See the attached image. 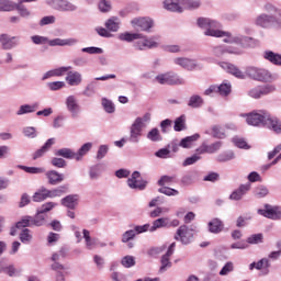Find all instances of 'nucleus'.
I'll list each match as a JSON object with an SVG mask.
<instances>
[{
	"mask_svg": "<svg viewBox=\"0 0 281 281\" xmlns=\"http://www.w3.org/2000/svg\"><path fill=\"white\" fill-rule=\"evenodd\" d=\"M57 157H64L65 159H76V153L69 148H61L55 153Z\"/></svg>",
	"mask_w": 281,
	"mask_h": 281,
	"instance_id": "79ce46f5",
	"label": "nucleus"
},
{
	"mask_svg": "<svg viewBox=\"0 0 281 281\" xmlns=\"http://www.w3.org/2000/svg\"><path fill=\"white\" fill-rule=\"evenodd\" d=\"M158 192L160 194H166V196H177L179 194V191H177L176 189H172L170 187H160L158 189Z\"/></svg>",
	"mask_w": 281,
	"mask_h": 281,
	"instance_id": "de8ad7c7",
	"label": "nucleus"
},
{
	"mask_svg": "<svg viewBox=\"0 0 281 281\" xmlns=\"http://www.w3.org/2000/svg\"><path fill=\"white\" fill-rule=\"evenodd\" d=\"M180 5L183 10H199L201 8V0H179Z\"/></svg>",
	"mask_w": 281,
	"mask_h": 281,
	"instance_id": "c85d7f7f",
	"label": "nucleus"
},
{
	"mask_svg": "<svg viewBox=\"0 0 281 281\" xmlns=\"http://www.w3.org/2000/svg\"><path fill=\"white\" fill-rule=\"evenodd\" d=\"M172 255H168V252H166L161 259H160V273H164V271H168V269H170V267H172V262H170V257Z\"/></svg>",
	"mask_w": 281,
	"mask_h": 281,
	"instance_id": "ea45409f",
	"label": "nucleus"
},
{
	"mask_svg": "<svg viewBox=\"0 0 281 281\" xmlns=\"http://www.w3.org/2000/svg\"><path fill=\"white\" fill-rule=\"evenodd\" d=\"M164 8L169 12H178V13L183 12V7L181 5V3H179V0L178 2L175 0H165Z\"/></svg>",
	"mask_w": 281,
	"mask_h": 281,
	"instance_id": "a878e982",
	"label": "nucleus"
},
{
	"mask_svg": "<svg viewBox=\"0 0 281 281\" xmlns=\"http://www.w3.org/2000/svg\"><path fill=\"white\" fill-rule=\"evenodd\" d=\"M247 74L250 78L254 80H259L260 82H269V80H271V74L269 70L262 68H248Z\"/></svg>",
	"mask_w": 281,
	"mask_h": 281,
	"instance_id": "39448f33",
	"label": "nucleus"
},
{
	"mask_svg": "<svg viewBox=\"0 0 281 281\" xmlns=\"http://www.w3.org/2000/svg\"><path fill=\"white\" fill-rule=\"evenodd\" d=\"M265 10H266V12H269L270 14H272L274 12L277 14V19L281 20V10L280 9L273 7L272 4H266Z\"/></svg>",
	"mask_w": 281,
	"mask_h": 281,
	"instance_id": "774afa93",
	"label": "nucleus"
},
{
	"mask_svg": "<svg viewBox=\"0 0 281 281\" xmlns=\"http://www.w3.org/2000/svg\"><path fill=\"white\" fill-rule=\"evenodd\" d=\"M53 8L59 10V12H74L76 11V5L67 0H54Z\"/></svg>",
	"mask_w": 281,
	"mask_h": 281,
	"instance_id": "ddd939ff",
	"label": "nucleus"
},
{
	"mask_svg": "<svg viewBox=\"0 0 281 281\" xmlns=\"http://www.w3.org/2000/svg\"><path fill=\"white\" fill-rule=\"evenodd\" d=\"M262 234H254L247 238V243L249 245H258L259 243H262Z\"/></svg>",
	"mask_w": 281,
	"mask_h": 281,
	"instance_id": "bf43d9fd",
	"label": "nucleus"
},
{
	"mask_svg": "<svg viewBox=\"0 0 281 281\" xmlns=\"http://www.w3.org/2000/svg\"><path fill=\"white\" fill-rule=\"evenodd\" d=\"M198 25L206 30L204 32L205 36H213L215 38H225V36L229 38L232 36L229 32L218 30L221 24L216 20H212L210 18H199Z\"/></svg>",
	"mask_w": 281,
	"mask_h": 281,
	"instance_id": "f257e3e1",
	"label": "nucleus"
},
{
	"mask_svg": "<svg viewBox=\"0 0 281 281\" xmlns=\"http://www.w3.org/2000/svg\"><path fill=\"white\" fill-rule=\"evenodd\" d=\"M139 178H140L139 171H134L132 173V177L130 179H127L128 188H131L132 190H145L146 184L148 182H146L145 180H142Z\"/></svg>",
	"mask_w": 281,
	"mask_h": 281,
	"instance_id": "6e6552de",
	"label": "nucleus"
},
{
	"mask_svg": "<svg viewBox=\"0 0 281 281\" xmlns=\"http://www.w3.org/2000/svg\"><path fill=\"white\" fill-rule=\"evenodd\" d=\"M131 24L134 27H139L142 32H148L155 25L150 18H136L131 21Z\"/></svg>",
	"mask_w": 281,
	"mask_h": 281,
	"instance_id": "9b49d317",
	"label": "nucleus"
},
{
	"mask_svg": "<svg viewBox=\"0 0 281 281\" xmlns=\"http://www.w3.org/2000/svg\"><path fill=\"white\" fill-rule=\"evenodd\" d=\"M147 139H150V142H161V134H159V130L153 128L148 132Z\"/></svg>",
	"mask_w": 281,
	"mask_h": 281,
	"instance_id": "864d4df0",
	"label": "nucleus"
},
{
	"mask_svg": "<svg viewBox=\"0 0 281 281\" xmlns=\"http://www.w3.org/2000/svg\"><path fill=\"white\" fill-rule=\"evenodd\" d=\"M19 45V38L16 36H10L8 34L1 35V46L3 49H12V47H16Z\"/></svg>",
	"mask_w": 281,
	"mask_h": 281,
	"instance_id": "a211bd4d",
	"label": "nucleus"
},
{
	"mask_svg": "<svg viewBox=\"0 0 281 281\" xmlns=\"http://www.w3.org/2000/svg\"><path fill=\"white\" fill-rule=\"evenodd\" d=\"M47 87L50 91H59V89H63L65 87V81L48 82Z\"/></svg>",
	"mask_w": 281,
	"mask_h": 281,
	"instance_id": "052dcab7",
	"label": "nucleus"
},
{
	"mask_svg": "<svg viewBox=\"0 0 281 281\" xmlns=\"http://www.w3.org/2000/svg\"><path fill=\"white\" fill-rule=\"evenodd\" d=\"M265 60H268V63H271L272 65H276L277 67H281V55L278 53H274L273 50H266L263 53Z\"/></svg>",
	"mask_w": 281,
	"mask_h": 281,
	"instance_id": "393cba45",
	"label": "nucleus"
},
{
	"mask_svg": "<svg viewBox=\"0 0 281 281\" xmlns=\"http://www.w3.org/2000/svg\"><path fill=\"white\" fill-rule=\"evenodd\" d=\"M199 137H201L199 134L188 136L180 142V146L182 148H190L192 146V143L196 142V139H199Z\"/></svg>",
	"mask_w": 281,
	"mask_h": 281,
	"instance_id": "a18cd8bd",
	"label": "nucleus"
},
{
	"mask_svg": "<svg viewBox=\"0 0 281 281\" xmlns=\"http://www.w3.org/2000/svg\"><path fill=\"white\" fill-rule=\"evenodd\" d=\"M271 267V263H269V259L262 258L258 262H252L249 265L250 271H254L257 269V271H266V273H269V268Z\"/></svg>",
	"mask_w": 281,
	"mask_h": 281,
	"instance_id": "4be33fe9",
	"label": "nucleus"
},
{
	"mask_svg": "<svg viewBox=\"0 0 281 281\" xmlns=\"http://www.w3.org/2000/svg\"><path fill=\"white\" fill-rule=\"evenodd\" d=\"M103 109L106 113H115V105L108 99L102 100Z\"/></svg>",
	"mask_w": 281,
	"mask_h": 281,
	"instance_id": "680f3d73",
	"label": "nucleus"
},
{
	"mask_svg": "<svg viewBox=\"0 0 281 281\" xmlns=\"http://www.w3.org/2000/svg\"><path fill=\"white\" fill-rule=\"evenodd\" d=\"M188 106H191V109H200V106H203V98L199 94L190 97Z\"/></svg>",
	"mask_w": 281,
	"mask_h": 281,
	"instance_id": "58836bf2",
	"label": "nucleus"
},
{
	"mask_svg": "<svg viewBox=\"0 0 281 281\" xmlns=\"http://www.w3.org/2000/svg\"><path fill=\"white\" fill-rule=\"evenodd\" d=\"M150 224H145L143 226H135L134 229H130L125 232L122 236V243H128V240H133L137 234H144V232H148Z\"/></svg>",
	"mask_w": 281,
	"mask_h": 281,
	"instance_id": "9d476101",
	"label": "nucleus"
},
{
	"mask_svg": "<svg viewBox=\"0 0 281 281\" xmlns=\"http://www.w3.org/2000/svg\"><path fill=\"white\" fill-rule=\"evenodd\" d=\"M223 222L220 218H213L209 223V231L211 234H221L223 232Z\"/></svg>",
	"mask_w": 281,
	"mask_h": 281,
	"instance_id": "2f4dec72",
	"label": "nucleus"
},
{
	"mask_svg": "<svg viewBox=\"0 0 281 281\" xmlns=\"http://www.w3.org/2000/svg\"><path fill=\"white\" fill-rule=\"evenodd\" d=\"M31 224L32 227H42V225H45V216L43 213H36L35 217H31Z\"/></svg>",
	"mask_w": 281,
	"mask_h": 281,
	"instance_id": "c03bdc74",
	"label": "nucleus"
},
{
	"mask_svg": "<svg viewBox=\"0 0 281 281\" xmlns=\"http://www.w3.org/2000/svg\"><path fill=\"white\" fill-rule=\"evenodd\" d=\"M223 69H226V71H228V74H232V76H235V78H245V75L243 74V71H240V69H238V67H236L234 64H228V63H224L222 65Z\"/></svg>",
	"mask_w": 281,
	"mask_h": 281,
	"instance_id": "c756f323",
	"label": "nucleus"
},
{
	"mask_svg": "<svg viewBox=\"0 0 281 281\" xmlns=\"http://www.w3.org/2000/svg\"><path fill=\"white\" fill-rule=\"evenodd\" d=\"M105 27L106 30H109V32H117V30H120V19H117L116 16L110 18L105 22Z\"/></svg>",
	"mask_w": 281,
	"mask_h": 281,
	"instance_id": "4c0bfd02",
	"label": "nucleus"
},
{
	"mask_svg": "<svg viewBox=\"0 0 281 281\" xmlns=\"http://www.w3.org/2000/svg\"><path fill=\"white\" fill-rule=\"evenodd\" d=\"M263 126H268L269 128H272L274 133H281V122L278 117L271 115V113L268 112V117H266V123Z\"/></svg>",
	"mask_w": 281,
	"mask_h": 281,
	"instance_id": "6ab92c4d",
	"label": "nucleus"
},
{
	"mask_svg": "<svg viewBox=\"0 0 281 281\" xmlns=\"http://www.w3.org/2000/svg\"><path fill=\"white\" fill-rule=\"evenodd\" d=\"M66 106L70 113H72L74 116L78 115V112L80 111V105L78 104V101L76 100V97L70 95L66 100Z\"/></svg>",
	"mask_w": 281,
	"mask_h": 281,
	"instance_id": "bb28decb",
	"label": "nucleus"
},
{
	"mask_svg": "<svg viewBox=\"0 0 281 281\" xmlns=\"http://www.w3.org/2000/svg\"><path fill=\"white\" fill-rule=\"evenodd\" d=\"M76 43H78V40L76 38H68V40H63V38H55V40H50L48 41V45L50 47H65V46H71V45H76Z\"/></svg>",
	"mask_w": 281,
	"mask_h": 281,
	"instance_id": "b1692460",
	"label": "nucleus"
},
{
	"mask_svg": "<svg viewBox=\"0 0 281 281\" xmlns=\"http://www.w3.org/2000/svg\"><path fill=\"white\" fill-rule=\"evenodd\" d=\"M57 204L54 202H46L42 204V206L37 210L38 214H47V212H52V210L56 206Z\"/></svg>",
	"mask_w": 281,
	"mask_h": 281,
	"instance_id": "603ef678",
	"label": "nucleus"
},
{
	"mask_svg": "<svg viewBox=\"0 0 281 281\" xmlns=\"http://www.w3.org/2000/svg\"><path fill=\"white\" fill-rule=\"evenodd\" d=\"M213 54L217 58H221V56H223V54H238V52H233V50H229V49H225V48H223V46H215L213 48Z\"/></svg>",
	"mask_w": 281,
	"mask_h": 281,
	"instance_id": "09e8293b",
	"label": "nucleus"
},
{
	"mask_svg": "<svg viewBox=\"0 0 281 281\" xmlns=\"http://www.w3.org/2000/svg\"><path fill=\"white\" fill-rule=\"evenodd\" d=\"M142 117H137L131 127V142H139L142 137Z\"/></svg>",
	"mask_w": 281,
	"mask_h": 281,
	"instance_id": "2eb2a0df",
	"label": "nucleus"
},
{
	"mask_svg": "<svg viewBox=\"0 0 281 281\" xmlns=\"http://www.w3.org/2000/svg\"><path fill=\"white\" fill-rule=\"evenodd\" d=\"M46 178L48 179L49 186H58V183H63V181H65V176L58 173L56 170L47 171Z\"/></svg>",
	"mask_w": 281,
	"mask_h": 281,
	"instance_id": "412c9836",
	"label": "nucleus"
},
{
	"mask_svg": "<svg viewBox=\"0 0 281 281\" xmlns=\"http://www.w3.org/2000/svg\"><path fill=\"white\" fill-rule=\"evenodd\" d=\"M16 4L10 0H2L1 1V10L3 12H12V10H15Z\"/></svg>",
	"mask_w": 281,
	"mask_h": 281,
	"instance_id": "3c124183",
	"label": "nucleus"
},
{
	"mask_svg": "<svg viewBox=\"0 0 281 281\" xmlns=\"http://www.w3.org/2000/svg\"><path fill=\"white\" fill-rule=\"evenodd\" d=\"M173 63L176 65H179V67L187 69L188 71H192V70L196 69V63L190 58L178 57L173 60Z\"/></svg>",
	"mask_w": 281,
	"mask_h": 281,
	"instance_id": "dca6fc26",
	"label": "nucleus"
},
{
	"mask_svg": "<svg viewBox=\"0 0 281 281\" xmlns=\"http://www.w3.org/2000/svg\"><path fill=\"white\" fill-rule=\"evenodd\" d=\"M61 205L69 207V210H76V206L78 205V195H67L61 199Z\"/></svg>",
	"mask_w": 281,
	"mask_h": 281,
	"instance_id": "7c9ffc66",
	"label": "nucleus"
},
{
	"mask_svg": "<svg viewBox=\"0 0 281 281\" xmlns=\"http://www.w3.org/2000/svg\"><path fill=\"white\" fill-rule=\"evenodd\" d=\"M273 91H276L274 86H258L256 88H252L248 92V95H250V98H254L255 100H258L259 98H262V95H269V93H273Z\"/></svg>",
	"mask_w": 281,
	"mask_h": 281,
	"instance_id": "0eeeda50",
	"label": "nucleus"
},
{
	"mask_svg": "<svg viewBox=\"0 0 281 281\" xmlns=\"http://www.w3.org/2000/svg\"><path fill=\"white\" fill-rule=\"evenodd\" d=\"M18 229L23 227H32V216H24L20 222L16 223Z\"/></svg>",
	"mask_w": 281,
	"mask_h": 281,
	"instance_id": "5fc2aeb1",
	"label": "nucleus"
},
{
	"mask_svg": "<svg viewBox=\"0 0 281 281\" xmlns=\"http://www.w3.org/2000/svg\"><path fill=\"white\" fill-rule=\"evenodd\" d=\"M255 194L256 196H258V199H263V196H267V194H269V189L263 186L257 187L255 190Z\"/></svg>",
	"mask_w": 281,
	"mask_h": 281,
	"instance_id": "0e129e2a",
	"label": "nucleus"
},
{
	"mask_svg": "<svg viewBox=\"0 0 281 281\" xmlns=\"http://www.w3.org/2000/svg\"><path fill=\"white\" fill-rule=\"evenodd\" d=\"M56 140L54 138L47 139L44 146L33 154V160L36 161V159H41V157H43L45 153H47V150L54 146Z\"/></svg>",
	"mask_w": 281,
	"mask_h": 281,
	"instance_id": "5701e85b",
	"label": "nucleus"
},
{
	"mask_svg": "<svg viewBox=\"0 0 281 281\" xmlns=\"http://www.w3.org/2000/svg\"><path fill=\"white\" fill-rule=\"evenodd\" d=\"M20 240L21 243H30L32 240V234L30 233V229L24 228L22 233L20 234Z\"/></svg>",
	"mask_w": 281,
	"mask_h": 281,
	"instance_id": "338daca9",
	"label": "nucleus"
},
{
	"mask_svg": "<svg viewBox=\"0 0 281 281\" xmlns=\"http://www.w3.org/2000/svg\"><path fill=\"white\" fill-rule=\"evenodd\" d=\"M241 117H246V122L249 126H265L267 117H269V111L255 110L248 114L241 115Z\"/></svg>",
	"mask_w": 281,
	"mask_h": 281,
	"instance_id": "f03ea898",
	"label": "nucleus"
},
{
	"mask_svg": "<svg viewBox=\"0 0 281 281\" xmlns=\"http://www.w3.org/2000/svg\"><path fill=\"white\" fill-rule=\"evenodd\" d=\"M19 168L20 170H23L29 175H43V172H45V168H42V167L19 166Z\"/></svg>",
	"mask_w": 281,
	"mask_h": 281,
	"instance_id": "37998d69",
	"label": "nucleus"
},
{
	"mask_svg": "<svg viewBox=\"0 0 281 281\" xmlns=\"http://www.w3.org/2000/svg\"><path fill=\"white\" fill-rule=\"evenodd\" d=\"M99 10L100 12H111V2L109 0H100Z\"/></svg>",
	"mask_w": 281,
	"mask_h": 281,
	"instance_id": "69168bd1",
	"label": "nucleus"
},
{
	"mask_svg": "<svg viewBox=\"0 0 281 281\" xmlns=\"http://www.w3.org/2000/svg\"><path fill=\"white\" fill-rule=\"evenodd\" d=\"M36 111V106L34 105H21L20 110L18 111V115H25V113H34Z\"/></svg>",
	"mask_w": 281,
	"mask_h": 281,
	"instance_id": "13d9d810",
	"label": "nucleus"
},
{
	"mask_svg": "<svg viewBox=\"0 0 281 281\" xmlns=\"http://www.w3.org/2000/svg\"><path fill=\"white\" fill-rule=\"evenodd\" d=\"M199 155H200V154L196 153V154H194L193 156L188 157V158L183 161L182 166H192V165L196 164V161H199V160L201 159V156H199Z\"/></svg>",
	"mask_w": 281,
	"mask_h": 281,
	"instance_id": "e2e57ef3",
	"label": "nucleus"
},
{
	"mask_svg": "<svg viewBox=\"0 0 281 281\" xmlns=\"http://www.w3.org/2000/svg\"><path fill=\"white\" fill-rule=\"evenodd\" d=\"M175 240H180L182 245H189L192 240V231L186 225L180 226L175 235Z\"/></svg>",
	"mask_w": 281,
	"mask_h": 281,
	"instance_id": "1a4fd4ad",
	"label": "nucleus"
},
{
	"mask_svg": "<svg viewBox=\"0 0 281 281\" xmlns=\"http://www.w3.org/2000/svg\"><path fill=\"white\" fill-rule=\"evenodd\" d=\"M258 214H260V216H265L266 218H271L272 221H278L281 218L280 207L271 206L269 204H265V209H259Z\"/></svg>",
	"mask_w": 281,
	"mask_h": 281,
	"instance_id": "423d86ee",
	"label": "nucleus"
},
{
	"mask_svg": "<svg viewBox=\"0 0 281 281\" xmlns=\"http://www.w3.org/2000/svg\"><path fill=\"white\" fill-rule=\"evenodd\" d=\"M249 190H251V183L241 184L231 194L229 199L232 201H240Z\"/></svg>",
	"mask_w": 281,
	"mask_h": 281,
	"instance_id": "f3484780",
	"label": "nucleus"
},
{
	"mask_svg": "<svg viewBox=\"0 0 281 281\" xmlns=\"http://www.w3.org/2000/svg\"><path fill=\"white\" fill-rule=\"evenodd\" d=\"M156 80L159 85H170V86L186 85V81L183 80V78L179 77L177 72H172V71L158 75L156 77Z\"/></svg>",
	"mask_w": 281,
	"mask_h": 281,
	"instance_id": "7ed1b4c3",
	"label": "nucleus"
},
{
	"mask_svg": "<svg viewBox=\"0 0 281 281\" xmlns=\"http://www.w3.org/2000/svg\"><path fill=\"white\" fill-rule=\"evenodd\" d=\"M66 82L70 87H78L82 82V75L78 71H67Z\"/></svg>",
	"mask_w": 281,
	"mask_h": 281,
	"instance_id": "aec40b11",
	"label": "nucleus"
},
{
	"mask_svg": "<svg viewBox=\"0 0 281 281\" xmlns=\"http://www.w3.org/2000/svg\"><path fill=\"white\" fill-rule=\"evenodd\" d=\"M91 148H93V144L91 143H86L83 144L77 153H75V159L76 161H81L82 157H85V155H87V153H89V150H91Z\"/></svg>",
	"mask_w": 281,
	"mask_h": 281,
	"instance_id": "473e14b6",
	"label": "nucleus"
},
{
	"mask_svg": "<svg viewBox=\"0 0 281 281\" xmlns=\"http://www.w3.org/2000/svg\"><path fill=\"white\" fill-rule=\"evenodd\" d=\"M46 199H48V195H47V188L45 187H42L40 190H37L33 194L34 203H42V201H46Z\"/></svg>",
	"mask_w": 281,
	"mask_h": 281,
	"instance_id": "c9c22d12",
	"label": "nucleus"
},
{
	"mask_svg": "<svg viewBox=\"0 0 281 281\" xmlns=\"http://www.w3.org/2000/svg\"><path fill=\"white\" fill-rule=\"evenodd\" d=\"M177 183V176H161L158 180V186L166 187Z\"/></svg>",
	"mask_w": 281,
	"mask_h": 281,
	"instance_id": "a19ab883",
	"label": "nucleus"
},
{
	"mask_svg": "<svg viewBox=\"0 0 281 281\" xmlns=\"http://www.w3.org/2000/svg\"><path fill=\"white\" fill-rule=\"evenodd\" d=\"M120 41H125L126 43H133V41H137L138 38H144V35L139 33H122L119 35Z\"/></svg>",
	"mask_w": 281,
	"mask_h": 281,
	"instance_id": "f704fd0d",
	"label": "nucleus"
},
{
	"mask_svg": "<svg viewBox=\"0 0 281 281\" xmlns=\"http://www.w3.org/2000/svg\"><path fill=\"white\" fill-rule=\"evenodd\" d=\"M161 227H168V217H160L153 222V226L149 227V232H157Z\"/></svg>",
	"mask_w": 281,
	"mask_h": 281,
	"instance_id": "e433bc0d",
	"label": "nucleus"
},
{
	"mask_svg": "<svg viewBox=\"0 0 281 281\" xmlns=\"http://www.w3.org/2000/svg\"><path fill=\"white\" fill-rule=\"evenodd\" d=\"M121 265H123V267H125L126 269H131V267H135V257L125 256L122 259Z\"/></svg>",
	"mask_w": 281,
	"mask_h": 281,
	"instance_id": "6e6d98bb",
	"label": "nucleus"
},
{
	"mask_svg": "<svg viewBox=\"0 0 281 281\" xmlns=\"http://www.w3.org/2000/svg\"><path fill=\"white\" fill-rule=\"evenodd\" d=\"M256 25H259L260 27H276L277 30H280L281 20L273 15L261 14L257 16Z\"/></svg>",
	"mask_w": 281,
	"mask_h": 281,
	"instance_id": "20e7f679",
	"label": "nucleus"
},
{
	"mask_svg": "<svg viewBox=\"0 0 281 281\" xmlns=\"http://www.w3.org/2000/svg\"><path fill=\"white\" fill-rule=\"evenodd\" d=\"M67 71H71V66H63L59 68H55L53 70H48L42 78V80H47L48 78H60V76H65Z\"/></svg>",
	"mask_w": 281,
	"mask_h": 281,
	"instance_id": "4468645a",
	"label": "nucleus"
},
{
	"mask_svg": "<svg viewBox=\"0 0 281 281\" xmlns=\"http://www.w3.org/2000/svg\"><path fill=\"white\" fill-rule=\"evenodd\" d=\"M48 199H56L58 196H63V194L67 193V186H61L53 190L46 189Z\"/></svg>",
	"mask_w": 281,
	"mask_h": 281,
	"instance_id": "72a5a7b5",
	"label": "nucleus"
},
{
	"mask_svg": "<svg viewBox=\"0 0 281 281\" xmlns=\"http://www.w3.org/2000/svg\"><path fill=\"white\" fill-rule=\"evenodd\" d=\"M217 93H220V95L227 97L229 93H232V85L222 83L220 87H217Z\"/></svg>",
	"mask_w": 281,
	"mask_h": 281,
	"instance_id": "8fccbe9b",
	"label": "nucleus"
},
{
	"mask_svg": "<svg viewBox=\"0 0 281 281\" xmlns=\"http://www.w3.org/2000/svg\"><path fill=\"white\" fill-rule=\"evenodd\" d=\"M234 271V262L228 261L225 263V266L220 271V276H229Z\"/></svg>",
	"mask_w": 281,
	"mask_h": 281,
	"instance_id": "4d7b16f0",
	"label": "nucleus"
},
{
	"mask_svg": "<svg viewBox=\"0 0 281 281\" xmlns=\"http://www.w3.org/2000/svg\"><path fill=\"white\" fill-rule=\"evenodd\" d=\"M221 146H223L222 142H215L211 145H209L207 143H203L198 149L196 153L198 155H212L214 153H217V150H221Z\"/></svg>",
	"mask_w": 281,
	"mask_h": 281,
	"instance_id": "f8f14e48",
	"label": "nucleus"
},
{
	"mask_svg": "<svg viewBox=\"0 0 281 281\" xmlns=\"http://www.w3.org/2000/svg\"><path fill=\"white\" fill-rule=\"evenodd\" d=\"M186 128V115H181L175 121L173 130L177 133H180V131H183Z\"/></svg>",
	"mask_w": 281,
	"mask_h": 281,
	"instance_id": "49530a36",
	"label": "nucleus"
},
{
	"mask_svg": "<svg viewBox=\"0 0 281 281\" xmlns=\"http://www.w3.org/2000/svg\"><path fill=\"white\" fill-rule=\"evenodd\" d=\"M155 47H159V44L155 42L153 38H145L144 41H138L136 43V49H153Z\"/></svg>",
	"mask_w": 281,
	"mask_h": 281,
	"instance_id": "cd10ccee",
	"label": "nucleus"
}]
</instances>
